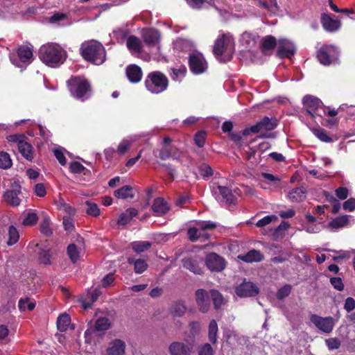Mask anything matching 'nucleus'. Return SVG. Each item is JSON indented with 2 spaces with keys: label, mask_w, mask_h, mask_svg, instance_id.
I'll return each instance as SVG.
<instances>
[{
  "label": "nucleus",
  "mask_w": 355,
  "mask_h": 355,
  "mask_svg": "<svg viewBox=\"0 0 355 355\" xmlns=\"http://www.w3.org/2000/svg\"><path fill=\"white\" fill-rule=\"evenodd\" d=\"M80 53L83 58L96 65L103 64L106 60V51L97 40L85 41L81 44Z\"/></svg>",
  "instance_id": "obj_1"
},
{
  "label": "nucleus",
  "mask_w": 355,
  "mask_h": 355,
  "mask_svg": "<svg viewBox=\"0 0 355 355\" xmlns=\"http://www.w3.org/2000/svg\"><path fill=\"white\" fill-rule=\"evenodd\" d=\"M39 57L45 64L51 67L60 66L66 60L65 52L57 44L42 45L39 50Z\"/></svg>",
  "instance_id": "obj_2"
},
{
  "label": "nucleus",
  "mask_w": 355,
  "mask_h": 355,
  "mask_svg": "<svg viewBox=\"0 0 355 355\" xmlns=\"http://www.w3.org/2000/svg\"><path fill=\"white\" fill-rule=\"evenodd\" d=\"M67 85L71 96L77 100L83 102L91 96V84L84 77L71 76Z\"/></svg>",
  "instance_id": "obj_3"
},
{
  "label": "nucleus",
  "mask_w": 355,
  "mask_h": 355,
  "mask_svg": "<svg viewBox=\"0 0 355 355\" xmlns=\"http://www.w3.org/2000/svg\"><path fill=\"white\" fill-rule=\"evenodd\" d=\"M145 87L152 94H160L168 88L167 76L159 71L149 73L145 79Z\"/></svg>",
  "instance_id": "obj_4"
},
{
  "label": "nucleus",
  "mask_w": 355,
  "mask_h": 355,
  "mask_svg": "<svg viewBox=\"0 0 355 355\" xmlns=\"http://www.w3.org/2000/svg\"><path fill=\"white\" fill-rule=\"evenodd\" d=\"M21 187L19 182L15 181L2 195L3 200L12 207H19L22 201Z\"/></svg>",
  "instance_id": "obj_5"
},
{
  "label": "nucleus",
  "mask_w": 355,
  "mask_h": 355,
  "mask_svg": "<svg viewBox=\"0 0 355 355\" xmlns=\"http://www.w3.org/2000/svg\"><path fill=\"white\" fill-rule=\"evenodd\" d=\"M316 57L321 64L329 66L338 60V51L333 45L324 44L318 50Z\"/></svg>",
  "instance_id": "obj_6"
},
{
  "label": "nucleus",
  "mask_w": 355,
  "mask_h": 355,
  "mask_svg": "<svg viewBox=\"0 0 355 355\" xmlns=\"http://www.w3.org/2000/svg\"><path fill=\"white\" fill-rule=\"evenodd\" d=\"M277 120L276 118H269L268 116H264L255 125H252L250 128H245L242 135L243 136H248L250 133H259L263 130L270 131L273 130L277 126Z\"/></svg>",
  "instance_id": "obj_7"
},
{
  "label": "nucleus",
  "mask_w": 355,
  "mask_h": 355,
  "mask_svg": "<svg viewBox=\"0 0 355 355\" xmlns=\"http://www.w3.org/2000/svg\"><path fill=\"white\" fill-rule=\"evenodd\" d=\"M183 267L196 275L203 273V259L199 255H189L182 260Z\"/></svg>",
  "instance_id": "obj_8"
},
{
  "label": "nucleus",
  "mask_w": 355,
  "mask_h": 355,
  "mask_svg": "<svg viewBox=\"0 0 355 355\" xmlns=\"http://www.w3.org/2000/svg\"><path fill=\"white\" fill-rule=\"evenodd\" d=\"M311 322L320 331L329 334L334 329L335 322L332 317H321L316 314L311 315Z\"/></svg>",
  "instance_id": "obj_9"
},
{
  "label": "nucleus",
  "mask_w": 355,
  "mask_h": 355,
  "mask_svg": "<svg viewBox=\"0 0 355 355\" xmlns=\"http://www.w3.org/2000/svg\"><path fill=\"white\" fill-rule=\"evenodd\" d=\"M205 265L212 272H220L225 268V260L215 252L209 253L205 258Z\"/></svg>",
  "instance_id": "obj_10"
},
{
  "label": "nucleus",
  "mask_w": 355,
  "mask_h": 355,
  "mask_svg": "<svg viewBox=\"0 0 355 355\" xmlns=\"http://www.w3.org/2000/svg\"><path fill=\"white\" fill-rule=\"evenodd\" d=\"M189 66L191 72L198 75L205 71L207 62L202 54L193 53L189 55Z\"/></svg>",
  "instance_id": "obj_11"
},
{
  "label": "nucleus",
  "mask_w": 355,
  "mask_h": 355,
  "mask_svg": "<svg viewBox=\"0 0 355 355\" xmlns=\"http://www.w3.org/2000/svg\"><path fill=\"white\" fill-rule=\"evenodd\" d=\"M259 288L251 282L244 281L235 288L236 294L241 297H253L259 293Z\"/></svg>",
  "instance_id": "obj_12"
},
{
  "label": "nucleus",
  "mask_w": 355,
  "mask_h": 355,
  "mask_svg": "<svg viewBox=\"0 0 355 355\" xmlns=\"http://www.w3.org/2000/svg\"><path fill=\"white\" fill-rule=\"evenodd\" d=\"M233 39L229 34L223 33L215 42L213 53L217 57H221L227 51Z\"/></svg>",
  "instance_id": "obj_13"
},
{
  "label": "nucleus",
  "mask_w": 355,
  "mask_h": 355,
  "mask_svg": "<svg viewBox=\"0 0 355 355\" xmlns=\"http://www.w3.org/2000/svg\"><path fill=\"white\" fill-rule=\"evenodd\" d=\"M196 304L202 313H207L210 308L209 295L205 289H198L195 293Z\"/></svg>",
  "instance_id": "obj_14"
},
{
  "label": "nucleus",
  "mask_w": 355,
  "mask_h": 355,
  "mask_svg": "<svg viewBox=\"0 0 355 355\" xmlns=\"http://www.w3.org/2000/svg\"><path fill=\"white\" fill-rule=\"evenodd\" d=\"M151 209L153 216L161 217L169 211L171 206L163 198L158 197L154 199Z\"/></svg>",
  "instance_id": "obj_15"
},
{
  "label": "nucleus",
  "mask_w": 355,
  "mask_h": 355,
  "mask_svg": "<svg viewBox=\"0 0 355 355\" xmlns=\"http://www.w3.org/2000/svg\"><path fill=\"white\" fill-rule=\"evenodd\" d=\"M320 22L323 28L327 32H336L338 31L341 26L340 20L334 19L330 15L322 13Z\"/></svg>",
  "instance_id": "obj_16"
},
{
  "label": "nucleus",
  "mask_w": 355,
  "mask_h": 355,
  "mask_svg": "<svg viewBox=\"0 0 355 355\" xmlns=\"http://www.w3.org/2000/svg\"><path fill=\"white\" fill-rule=\"evenodd\" d=\"M295 53V48L286 40H280L277 51V56L279 58H290Z\"/></svg>",
  "instance_id": "obj_17"
},
{
  "label": "nucleus",
  "mask_w": 355,
  "mask_h": 355,
  "mask_svg": "<svg viewBox=\"0 0 355 355\" xmlns=\"http://www.w3.org/2000/svg\"><path fill=\"white\" fill-rule=\"evenodd\" d=\"M191 351L192 346L182 342H173L168 347L171 355H190Z\"/></svg>",
  "instance_id": "obj_18"
},
{
  "label": "nucleus",
  "mask_w": 355,
  "mask_h": 355,
  "mask_svg": "<svg viewBox=\"0 0 355 355\" xmlns=\"http://www.w3.org/2000/svg\"><path fill=\"white\" fill-rule=\"evenodd\" d=\"M141 36L144 42L148 46H155L159 42L160 34L155 29H145L143 31Z\"/></svg>",
  "instance_id": "obj_19"
},
{
  "label": "nucleus",
  "mask_w": 355,
  "mask_h": 355,
  "mask_svg": "<svg viewBox=\"0 0 355 355\" xmlns=\"http://www.w3.org/2000/svg\"><path fill=\"white\" fill-rule=\"evenodd\" d=\"M303 105L306 107V112L311 116H314V112L319 108L321 101L313 96L306 95L302 99Z\"/></svg>",
  "instance_id": "obj_20"
},
{
  "label": "nucleus",
  "mask_w": 355,
  "mask_h": 355,
  "mask_svg": "<svg viewBox=\"0 0 355 355\" xmlns=\"http://www.w3.org/2000/svg\"><path fill=\"white\" fill-rule=\"evenodd\" d=\"M125 73L128 79L132 83H139L142 78L141 69L137 64H130L126 67Z\"/></svg>",
  "instance_id": "obj_21"
},
{
  "label": "nucleus",
  "mask_w": 355,
  "mask_h": 355,
  "mask_svg": "<svg viewBox=\"0 0 355 355\" xmlns=\"http://www.w3.org/2000/svg\"><path fill=\"white\" fill-rule=\"evenodd\" d=\"M125 350V343L120 340L115 339L112 340L106 349L107 355H124Z\"/></svg>",
  "instance_id": "obj_22"
},
{
  "label": "nucleus",
  "mask_w": 355,
  "mask_h": 355,
  "mask_svg": "<svg viewBox=\"0 0 355 355\" xmlns=\"http://www.w3.org/2000/svg\"><path fill=\"white\" fill-rule=\"evenodd\" d=\"M238 258L245 263L260 262L264 259L261 251L255 249L250 250L245 254H240Z\"/></svg>",
  "instance_id": "obj_23"
},
{
  "label": "nucleus",
  "mask_w": 355,
  "mask_h": 355,
  "mask_svg": "<svg viewBox=\"0 0 355 355\" xmlns=\"http://www.w3.org/2000/svg\"><path fill=\"white\" fill-rule=\"evenodd\" d=\"M217 189L218 190L219 195L221 198H218V200L225 202L229 205L235 204L236 198L232 193V190L227 187L217 185Z\"/></svg>",
  "instance_id": "obj_24"
},
{
  "label": "nucleus",
  "mask_w": 355,
  "mask_h": 355,
  "mask_svg": "<svg viewBox=\"0 0 355 355\" xmlns=\"http://www.w3.org/2000/svg\"><path fill=\"white\" fill-rule=\"evenodd\" d=\"M19 60L24 63H30L33 58V47L31 46H20L17 51Z\"/></svg>",
  "instance_id": "obj_25"
},
{
  "label": "nucleus",
  "mask_w": 355,
  "mask_h": 355,
  "mask_svg": "<svg viewBox=\"0 0 355 355\" xmlns=\"http://www.w3.org/2000/svg\"><path fill=\"white\" fill-rule=\"evenodd\" d=\"M128 263L134 266V270L137 274H141L148 268V263L144 259H136L134 257L128 258Z\"/></svg>",
  "instance_id": "obj_26"
},
{
  "label": "nucleus",
  "mask_w": 355,
  "mask_h": 355,
  "mask_svg": "<svg viewBox=\"0 0 355 355\" xmlns=\"http://www.w3.org/2000/svg\"><path fill=\"white\" fill-rule=\"evenodd\" d=\"M277 46V40L272 35H266L262 37L260 43L261 52L266 54V52L274 49Z\"/></svg>",
  "instance_id": "obj_27"
},
{
  "label": "nucleus",
  "mask_w": 355,
  "mask_h": 355,
  "mask_svg": "<svg viewBox=\"0 0 355 355\" xmlns=\"http://www.w3.org/2000/svg\"><path fill=\"white\" fill-rule=\"evenodd\" d=\"M18 149L21 155L28 161L33 159V148L28 142L21 141L18 142Z\"/></svg>",
  "instance_id": "obj_28"
},
{
  "label": "nucleus",
  "mask_w": 355,
  "mask_h": 355,
  "mask_svg": "<svg viewBox=\"0 0 355 355\" xmlns=\"http://www.w3.org/2000/svg\"><path fill=\"white\" fill-rule=\"evenodd\" d=\"M306 191L304 187H297L291 190L288 194V197L292 202H302L306 198Z\"/></svg>",
  "instance_id": "obj_29"
},
{
  "label": "nucleus",
  "mask_w": 355,
  "mask_h": 355,
  "mask_svg": "<svg viewBox=\"0 0 355 355\" xmlns=\"http://www.w3.org/2000/svg\"><path fill=\"white\" fill-rule=\"evenodd\" d=\"M138 214V211L135 208L130 207L122 213L118 219V224L120 225H125Z\"/></svg>",
  "instance_id": "obj_30"
},
{
  "label": "nucleus",
  "mask_w": 355,
  "mask_h": 355,
  "mask_svg": "<svg viewBox=\"0 0 355 355\" xmlns=\"http://www.w3.org/2000/svg\"><path fill=\"white\" fill-rule=\"evenodd\" d=\"M114 196L117 198L126 199L134 198L133 188L130 185H125L114 191Z\"/></svg>",
  "instance_id": "obj_31"
},
{
  "label": "nucleus",
  "mask_w": 355,
  "mask_h": 355,
  "mask_svg": "<svg viewBox=\"0 0 355 355\" xmlns=\"http://www.w3.org/2000/svg\"><path fill=\"white\" fill-rule=\"evenodd\" d=\"M101 294V292L98 289L96 288L92 292V293L89 295H87V297L89 298L88 300L87 298L86 297L85 299L82 300L80 301L83 309L86 310L91 308L93 303L98 300Z\"/></svg>",
  "instance_id": "obj_32"
},
{
  "label": "nucleus",
  "mask_w": 355,
  "mask_h": 355,
  "mask_svg": "<svg viewBox=\"0 0 355 355\" xmlns=\"http://www.w3.org/2000/svg\"><path fill=\"white\" fill-rule=\"evenodd\" d=\"M186 311L187 307L182 301L175 302L170 308V313L175 318L183 316Z\"/></svg>",
  "instance_id": "obj_33"
},
{
  "label": "nucleus",
  "mask_w": 355,
  "mask_h": 355,
  "mask_svg": "<svg viewBox=\"0 0 355 355\" xmlns=\"http://www.w3.org/2000/svg\"><path fill=\"white\" fill-rule=\"evenodd\" d=\"M127 47L130 51L135 53H141L142 51L141 43L139 39L135 35H130L128 38Z\"/></svg>",
  "instance_id": "obj_34"
},
{
  "label": "nucleus",
  "mask_w": 355,
  "mask_h": 355,
  "mask_svg": "<svg viewBox=\"0 0 355 355\" xmlns=\"http://www.w3.org/2000/svg\"><path fill=\"white\" fill-rule=\"evenodd\" d=\"M71 323V318L67 313L60 315L57 319V328L61 332H64L67 330L69 325Z\"/></svg>",
  "instance_id": "obj_35"
},
{
  "label": "nucleus",
  "mask_w": 355,
  "mask_h": 355,
  "mask_svg": "<svg viewBox=\"0 0 355 355\" xmlns=\"http://www.w3.org/2000/svg\"><path fill=\"white\" fill-rule=\"evenodd\" d=\"M218 331V324L215 320H211L209 324L208 327V338L209 340L213 345L217 343V333Z\"/></svg>",
  "instance_id": "obj_36"
},
{
  "label": "nucleus",
  "mask_w": 355,
  "mask_h": 355,
  "mask_svg": "<svg viewBox=\"0 0 355 355\" xmlns=\"http://www.w3.org/2000/svg\"><path fill=\"white\" fill-rule=\"evenodd\" d=\"M349 223L348 216H340L334 218L329 223V227L332 229H339L346 226Z\"/></svg>",
  "instance_id": "obj_37"
},
{
  "label": "nucleus",
  "mask_w": 355,
  "mask_h": 355,
  "mask_svg": "<svg viewBox=\"0 0 355 355\" xmlns=\"http://www.w3.org/2000/svg\"><path fill=\"white\" fill-rule=\"evenodd\" d=\"M110 325L111 323L107 318L100 317L95 322L94 330L96 331H106L110 327Z\"/></svg>",
  "instance_id": "obj_38"
},
{
  "label": "nucleus",
  "mask_w": 355,
  "mask_h": 355,
  "mask_svg": "<svg viewBox=\"0 0 355 355\" xmlns=\"http://www.w3.org/2000/svg\"><path fill=\"white\" fill-rule=\"evenodd\" d=\"M67 253L73 263H76L80 259L79 250L73 243L69 244L67 246Z\"/></svg>",
  "instance_id": "obj_39"
},
{
  "label": "nucleus",
  "mask_w": 355,
  "mask_h": 355,
  "mask_svg": "<svg viewBox=\"0 0 355 355\" xmlns=\"http://www.w3.org/2000/svg\"><path fill=\"white\" fill-rule=\"evenodd\" d=\"M196 225L202 232L211 231L218 227L216 223L210 220H198Z\"/></svg>",
  "instance_id": "obj_40"
},
{
  "label": "nucleus",
  "mask_w": 355,
  "mask_h": 355,
  "mask_svg": "<svg viewBox=\"0 0 355 355\" xmlns=\"http://www.w3.org/2000/svg\"><path fill=\"white\" fill-rule=\"evenodd\" d=\"M210 293L214 308L216 309H220L224 301L222 294L218 291L215 289L211 290Z\"/></svg>",
  "instance_id": "obj_41"
},
{
  "label": "nucleus",
  "mask_w": 355,
  "mask_h": 355,
  "mask_svg": "<svg viewBox=\"0 0 355 355\" xmlns=\"http://www.w3.org/2000/svg\"><path fill=\"white\" fill-rule=\"evenodd\" d=\"M151 245L152 244L149 241H135L132 243V250L137 253L148 250Z\"/></svg>",
  "instance_id": "obj_42"
},
{
  "label": "nucleus",
  "mask_w": 355,
  "mask_h": 355,
  "mask_svg": "<svg viewBox=\"0 0 355 355\" xmlns=\"http://www.w3.org/2000/svg\"><path fill=\"white\" fill-rule=\"evenodd\" d=\"M313 133L318 139L323 142L331 143L333 141V139L327 135V132L322 128L313 129Z\"/></svg>",
  "instance_id": "obj_43"
},
{
  "label": "nucleus",
  "mask_w": 355,
  "mask_h": 355,
  "mask_svg": "<svg viewBox=\"0 0 355 355\" xmlns=\"http://www.w3.org/2000/svg\"><path fill=\"white\" fill-rule=\"evenodd\" d=\"M8 240L7 241V245L10 246L15 244L19 238V235L18 231L16 227L13 225H10L8 227Z\"/></svg>",
  "instance_id": "obj_44"
},
{
  "label": "nucleus",
  "mask_w": 355,
  "mask_h": 355,
  "mask_svg": "<svg viewBox=\"0 0 355 355\" xmlns=\"http://www.w3.org/2000/svg\"><path fill=\"white\" fill-rule=\"evenodd\" d=\"M12 165V162L10 155L6 152H0V168L2 169H8Z\"/></svg>",
  "instance_id": "obj_45"
},
{
  "label": "nucleus",
  "mask_w": 355,
  "mask_h": 355,
  "mask_svg": "<svg viewBox=\"0 0 355 355\" xmlns=\"http://www.w3.org/2000/svg\"><path fill=\"white\" fill-rule=\"evenodd\" d=\"M18 306L21 311H24L26 309L28 311H33L35 307V302H31L29 297L21 298L19 300Z\"/></svg>",
  "instance_id": "obj_46"
},
{
  "label": "nucleus",
  "mask_w": 355,
  "mask_h": 355,
  "mask_svg": "<svg viewBox=\"0 0 355 355\" xmlns=\"http://www.w3.org/2000/svg\"><path fill=\"white\" fill-rule=\"evenodd\" d=\"M207 133L205 130H200L194 135V143L199 147L202 148L205 146L206 141Z\"/></svg>",
  "instance_id": "obj_47"
},
{
  "label": "nucleus",
  "mask_w": 355,
  "mask_h": 355,
  "mask_svg": "<svg viewBox=\"0 0 355 355\" xmlns=\"http://www.w3.org/2000/svg\"><path fill=\"white\" fill-rule=\"evenodd\" d=\"M38 217L35 211H29L23 220V225L25 226H32L37 223Z\"/></svg>",
  "instance_id": "obj_48"
},
{
  "label": "nucleus",
  "mask_w": 355,
  "mask_h": 355,
  "mask_svg": "<svg viewBox=\"0 0 355 355\" xmlns=\"http://www.w3.org/2000/svg\"><path fill=\"white\" fill-rule=\"evenodd\" d=\"M51 220L49 217H44L40 223V231L41 232L49 236L52 234L53 232L50 228Z\"/></svg>",
  "instance_id": "obj_49"
},
{
  "label": "nucleus",
  "mask_w": 355,
  "mask_h": 355,
  "mask_svg": "<svg viewBox=\"0 0 355 355\" xmlns=\"http://www.w3.org/2000/svg\"><path fill=\"white\" fill-rule=\"evenodd\" d=\"M85 205H87L85 211L88 215L96 217L100 214V209L96 203L86 201Z\"/></svg>",
  "instance_id": "obj_50"
},
{
  "label": "nucleus",
  "mask_w": 355,
  "mask_h": 355,
  "mask_svg": "<svg viewBox=\"0 0 355 355\" xmlns=\"http://www.w3.org/2000/svg\"><path fill=\"white\" fill-rule=\"evenodd\" d=\"M198 171L200 175L203 178H208L213 175V169L212 168L205 163L202 164L198 167Z\"/></svg>",
  "instance_id": "obj_51"
},
{
  "label": "nucleus",
  "mask_w": 355,
  "mask_h": 355,
  "mask_svg": "<svg viewBox=\"0 0 355 355\" xmlns=\"http://www.w3.org/2000/svg\"><path fill=\"white\" fill-rule=\"evenodd\" d=\"M292 286L290 284H286L280 288L277 292V297L278 300H283L288 297L291 292Z\"/></svg>",
  "instance_id": "obj_52"
},
{
  "label": "nucleus",
  "mask_w": 355,
  "mask_h": 355,
  "mask_svg": "<svg viewBox=\"0 0 355 355\" xmlns=\"http://www.w3.org/2000/svg\"><path fill=\"white\" fill-rule=\"evenodd\" d=\"M200 230L198 227H190L187 230V235L189 239L192 242H196L200 239Z\"/></svg>",
  "instance_id": "obj_53"
},
{
  "label": "nucleus",
  "mask_w": 355,
  "mask_h": 355,
  "mask_svg": "<svg viewBox=\"0 0 355 355\" xmlns=\"http://www.w3.org/2000/svg\"><path fill=\"white\" fill-rule=\"evenodd\" d=\"M39 261L44 265L51 264V254L49 250H42L39 253Z\"/></svg>",
  "instance_id": "obj_54"
},
{
  "label": "nucleus",
  "mask_w": 355,
  "mask_h": 355,
  "mask_svg": "<svg viewBox=\"0 0 355 355\" xmlns=\"http://www.w3.org/2000/svg\"><path fill=\"white\" fill-rule=\"evenodd\" d=\"M198 355H214V349L209 343H205L198 347Z\"/></svg>",
  "instance_id": "obj_55"
},
{
  "label": "nucleus",
  "mask_w": 355,
  "mask_h": 355,
  "mask_svg": "<svg viewBox=\"0 0 355 355\" xmlns=\"http://www.w3.org/2000/svg\"><path fill=\"white\" fill-rule=\"evenodd\" d=\"M326 345L330 350L338 349L340 347V341L337 338H330L325 340Z\"/></svg>",
  "instance_id": "obj_56"
},
{
  "label": "nucleus",
  "mask_w": 355,
  "mask_h": 355,
  "mask_svg": "<svg viewBox=\"0 0 355 355\" xmlns=\"http://www.w3.org/2000/svg\"><path fill=\"white\" fill-rule=\"evenodd\" d=\"M277 216L275 215L266 216L263 218L259 220L256 223V226L258 227H263L267 225L270 224L272 221V220H277Z\"/></svg>",
  "instance_id": "obj_57"
},
{
  "label": "nucleus",
  "mask_w": 355,
  "mask_h": 355,
  "mask_svg": "<svg viewBox=\"0 0 355 355\" xmlns=\"http://www.w3.org/2000/svg\"><path fill=\"white\" fill-rule=\"evenodd\" d=\"M69 169L73 173H81L85 169V167L80 162L73 161L71 162Z\"/></svg>",
  "instance_id": "obj_58"
},
{
  "label": "nucleus",
  "mask_w": 355,
  "mask_h": 355,
  "mask_svg": "<svg viewBox=\"0 0 355 355\" xmlns=\"http://www.w3.org/2000/svg\"><path fill=\"white\" fill-rule=\"evenodd\" d=\"M330 283L333 286V287L338 291H342L344 289V284L343 280L340 277H334L330 279Z\"/></svg>",
  "instance_id": "obj_59"
},
{
  "label": "nucleus",
  "mask_w": 355,
  "mask_h": 355,
  "mask_svg": "<svg viewBox=\"0 0 355 355\" xmlns=\"http://www.w3.org/2000/svg\"><path fill=\"white\" fill-rule=\"evenodd\" d=\"M131 144L128 140H123L118 146L117 153L122 155L125 154L130 148Z\"/></svg>",
  "instance_id": "obj_60"
},
{
  "label": "nucleus",
  "mask_w": 355,
  "mask_h": 355,
  "mask_svg": "<svg viewBox=\"0 0 355 355\" xmlns=\"http://www.w3.org/2000/svg\"><path fill=\"white\" fill-rule=\"evenodd\" d=\"M335 194L339 199L345 200L348 197L349 191L346 187H340L335 190Z\"/></svg>",
  "instance_id": "obj_61"
},
{
  "label": "nucleus",
  "mask_w": 355,
  "mask_h": 355,
  "mask_svg": "<svg viewBox=\"0 0 355 355\" xmlns=\"http://www.w3.org/2000/svg\"><path fill=\"white\" fill-rule=\"evenodd\" d=\"M171 150H169L168 146H163L159 151V157L162 160L168 159L171 157Z\"/></svg>",
  "instance_id": "obj_62"
},
{
  "label": "nucleus",
  "mask_w": 355,
  "mask_h": 355,
  "mask_svg": "<svg viewBox=\"0 0 355 355\" xmlns=\"http://www.w3.org/2000/svg\"><path fill=\"white\" fill-rule=\"evenodd\" d=\"M344 309L347 312L349 313L355 309V300L352 297L345 299Z\"/></svg>",
  "instance_id": "obj_63"
},
{
  "label": "nucleus",
  "mask_w": 355,
  "mask_h": 355,
  "mask_svg": "<svg viewBox=\"0 0 355 355\" xmlns=\"http://www.w3.org/2000/svg\"><path fill=\"white\" fill-rule=\"evenodd\" d=\"M343 207L345 210L349 211H353L355 210V198H350L347 200L343 205Z\"/></svg>",
  "instance_id": "obj_64"
}]
</instances>
